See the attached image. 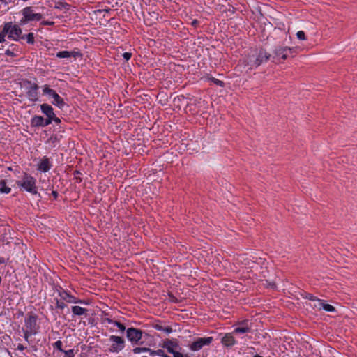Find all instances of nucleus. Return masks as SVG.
Instances as JSON below:
<instances>
[{
	"label": "nucleus",
	"mask_w": 357,
	"mask_h": 357,
	"mask_svg": "<svg viewBox=\"0 0 357 357\" xmlns=\"http://www.w3.org/2000/svg\"><path fill=\"white\" fill-rule=\"evenodd\" d=\"M19 186L23 187L26 191L36 194L37 190L36 188V180L33 177L28 175L27 174H24L22 179L21 181H18L17 182Z\"/></svg>",
	"instance_id": "f257e3e1"
},
{
	"label": "nucleus",
	"mask_w": 357,
	"mask_h": 357,
	"mask_svg": "<svg viewBox=\"0 0 357 357\" xmlns=\"http://www.w3.org/2000/svg\"><path fill=\"white\" fill-rule=\"evenodd\" d=\"M110 341L112 342V344L109 348V351L118 353L121 351L124 347V340L116 335H112L109 338Z\"/></svg>",
	"instance_id": "f03ea898"
},
{
	"label": "nucleus",
	"mask_w": 357,
	"mask_h": 357,
	"mask_svg": "<svg viewBox=\"0 0 357 357\" xmlns=\"http://www.w3.org/2000/svg\"><path fill=\"white\" fill-rule=\"evenodd\" d=\"M212 340V337H199L190 345V349L192 351H198L202 349L203 346L211 344Z\"/></svg>",
	"instance_id": "7ed1b4c3"
},
{
	"label": "nucleus",
	"mask_w": 357,
	"mask_h": 357,
	"mask_svg": "<svg viewBox=\"0 0 357 357\" xmlns=\"http://www.w3.org/2000/svg\"><path fill=\"white\" fill-rule=\"evenodd\" d=\"M26 330L29 334H36L37 332L36 317L33 315H30L25 321Z\"/></svg>",
	"instance_id": "20e7f679"
},
{
	"label": "nucleus",
	"mask_w": 357,
	"mask_h": 357,
	"mask_svg": "<svg viewBox=\"0 0 357 357\" xmlns=\"http://www.w3.org/2000/svg\"><path fill=\"white\" fill-rule=\"evenodd\" d=\"M142 331L134 328L127 330V337L132 342L137 343L142 338Z\"/></svg>",
	"instance_id": "39448f33"
},
{
	"label": "nucleus",
	"mask_w": 357,
	"mask_h": 357,
	"mask_svg": "<svg viewBox=\"0 0 357 357\" xmlns=\"http://www.w3.org/2000/svg\"><path fill=\"white\" fill-rule=\"evenodd\" d=\"M149 352V355L151 356H158L160 357H169L167 354H165L163 350L158 349L156 351H151L149 348L146 347H136L133 349V352L135 354H138L140 352Z\"/></svg>",
	"instance_id": "423d86ee"
},
{
	"label": "nucleus",
	"mask_w": 357,
	"mask_h": 357,
	"mask_svg": "<svg viewBox=\"0 0 357 357\" xmlns=\"http://www.w3.org/2000/svg\"><path fill=\"white\" fill-rule=\"evenodd\" d=\"M29 84L27 96L29 100L32 101H36L38 99V93L37 89L38 88V85L35 83H31L30 82H27Z\"/></svg>",
	"instance_id": "0eeeda50"
},
{
	"label": "nucleus",
	"mask_w": 357,
	"mask_h": 357,
	"mask_svg": "<svg viewBox=\"0 0 357 357\" xmlns=\"http://www.w3.org/2000/svg\"><path fill=\"white\" fill-rule=\"evenodd\" d=\"M287 51L291 52L292 48L287 46H278L274 50V54L275 56H281L282 59L286 60L287 59Z\"/></svg>",
	"instance_id": "6e6552de"
},
{
	"label": "nucleus",
	"mask_w": 357,
	"mask_h": 357,
	"mask_svg": "<svg viewBox=\"0 0 357 357\" xmlns=\"http://www.w3.org/2000/svg\"><path fill=\"white\" fill-rule=\"evenodd\" d=\"M22 33V29L17 25H12L8 33V38L13 40H17L20 34Z\"/></svg>",
	"instance_id": "1a4fd4ad"
},
{
	"label": "nucleus",
	"mask_w": 357,
	"mask_h": 357,
	"mask_svg": "<svg viewBox=\"0 0 357 357\" xmlns=\"http://www.w3.org/2000/svg\"><path fill=\"white\" fill-rule=\"evenodd\" d=\"M51 123L50 119H44L43 116H36L32 119L31 124L33 126H46Z\"/></svg>",
	"instance_id": "9d476101"
},
{
	"label": "nucleus",
	"mask_w": 357,
	"mask_h": 357,
	"mask_svg": "<svg viewBox=\"0 0 357 357\" xmlns=\"http://www.w3.org/2000/svg\"><path fill=\"white\" fill-rule=\"evenodd\" d=\"M22 14L24 16V20L22 21V22H26L28 21L34 20L35 13H33V10L31 7H26L22 10Z\"/></svg>",
	"instance_id": "9b49d317"
},
{
	"label": "nucleus",
	"mask_w": 357,
	"mask_h": 357,
	"mask_svg": "<svg viewBox=\"0 0 357 357\" xmlns=\"http://www.w3.org/2000/svg\"><path fill=\"white\" fill-rule=\"evenodd\" d=\"M40 108L42 112L47 116V119H50V122H52L54 115L53 108L47 104L41 105Z\"/></svg>",
	"instance_id": "f8f14e48"
},
{
	"label": "nucleus",
	"mask_w": 357,
	"mask_h": 357,
	"mask_svg": "<svg viewBox=\"0 0 357 357\" xmlns=\"http://www.w3.org/2000/svg\"><path fill=\"white\" fill-rule=\"evenodd\" d=\"M255 54L257 61L260 62V65L263 62L268 61L271 57V54L263 50H260L258 53L256 52Z\"/></svg>",
	"instance_id": "ddd939ff"
},
{
	"label": "nucleus",
	"mask_w": 357,
	"mask_h": 357,
	"mask_svg": "<svg viewBox=\"0 0 357 357\" xmlns=\"http://www.w3.org/2000/svg\"><path fill=\"white\" fill-rule=\"evenodd\" d=\"M59 294L63 300L66 301L68 303H77L78 302L82 303L81 301H78L75 297L70 295L68 293H67L65 291H59Z\"/></svg>",
	"instance_id": "4468645a"
},
{
	"label": "nucleus",
	"mask_w": 357,
	"mask_h": 357,
	"mask_svg": "<svg viewBox=\"0 0 357 357\" xmlns=\"http://www.w3.org/2000/svg\"><path fill=\"white\" fill-rule=\"evenodd\" d=\"M77 56H81V54L79 52H75V51H72V52L61 51V52H59L56 54V56L59 58H61V59L69 58V57H75V58Z\"/></svg>",
	"instance_id": "2eb2a0df"
},
{
	"label": "nucleus",
	"mask_w": 357,
	"mask_h": 357,
	"mask_svg": "<svg viewBox=\"0 0 357 357\" xmlns=\"http://www.w3.org/2000/svg\"><path fill=\"white\" fill-rule=\"evenodd\" d=\"M222 343L226 347H231L234 344V337L231 334H226L222 339Z\"/></svg>",
	"instance_id": "dca6fc26"
},
{
	"label": "nucleus",
	"mask_w": 357,
	"mask_h": 357,
	"mask_svg": "<svg viewBox=\"0 0 357 357\" xmlns=\"http://www.w3.org/2000/svg\"><path fill=\"white\" fill-rule=\"evenodd\" d=\"M50 167L51 165L49 159L45 157L39 164L38 169L44 172H46L50 169Z\"/></svg>",
	"instance_id": "f3484780"
},
{
	"label": "nucleus",
	"mask_w": 357,
	"mask_h": 357,
	"mask_svg": "<svg viewBox=\"0 0 357 357\" xmlns=\"http://www.w3.org/2000/svg\"><path fill=\"white\" fill-rule=\"evenodd\" d=\"M247 65L250 66V68L253 66L257 67L260 66V62H258L257 59L256 58V54L248 56L247 58Z\"/></svg>",
	"instance_id": "a211bd4d"
},
{
	"label": "nucleus",
	"mask_w": 357,
	"mask_h": 357,
	"mask_svg": "<svg viewBox=\"0 0 357 357\" xmlns=\"http://www.w3.org/2000/svg\"><path fill=\"white\" fill-rule=\"evenodd\" d=\"M11 23H6L2 31L0 33V43L5 41V37L8 34L9 29H10Z\"/></svg>",
	"instance_id": "6ab92c4d"
},
{
	"label": "nucleus",
	"mask_w": 357,
	"mask_h": 357,
	"mask_svg": "<svg viewBox=\"0 0 357 357\" xmlns=\"http://www.w3.org/2000/svg\"><path fill=\"white\" fill-rule=\"evenodd\" d=\"M54 98V104L56 105L59 107H62L64 105V101L62 98L59 96V95L55 93L52 96Z\"/></svg>",
	"instance_id": "aec40b11"
},
{
	"label": "nucleus",
	"mask_w": 357,
	"mask_h": 357,
	"mask_svg": "<svg viewBox=\"0 0 357 357\" xmlns=\"http://www.w3.org/2000/svg\"><path fill=\"white\" fill-rule=\"evenodd\" d=\"M86 309L80 306H73L72 307V312L75 315H82L86 313Z\"/></svg>",
	"instance_id": "412c9836"
},
{
	"label": "nucleus",
	"mask_w": 357,
	"mask_h": 357,
	"mask_svg": "<svg viewBox=\"0 0 357 357\" xmlns=\"http://www.w3.org/2000/svg\"><path fill=\"white\" fill-rule=\"evenodd\" d=\"M176 344H174L172 341L165 342L164 344V347H165L167 349V351L171 354H172L175 351L174 348L176 347Z\"/></svg>",
	"instance_id": "4be33fe9"
},
{
	"label": "nucleus",
	"mask_w": 357,
	"mask_h": 357,
	"mask_svg": "<svg viewBox=\"0 0 357 357\" xmlns=\"http://www.w3.org/2000/svg\"><path fill=\"white\" fill-rule=\"evenodd\" d=\"M10 188L7 187L6 183L3 181H0V192L1 193H9Z\"/></svg>",
	"instance_id": "5701e85b"
},
{
	"label": "nucleus",
	"mask_w": 357,
	"mask_h": 357,
	"mask_svg": "<svg viewBox=\"0 0 357 357\" xmlns=\"http://www.w3.org/2000/svg\"><path fill=\"white\" fill-rule=\"evenodd\" d=\"M250 331V328L248 326H243L236 327L234 332L236 333H244Z\"/></svg>",
	"instance_id": "b1692460"
},
{
	"label": "nucleus",
	"mask_w": 357,
	"mask_h": 357,
	"mask_svg": "<svg viewBox=\"0 0 357 357\" xmlns=\"http://www.w3.org/2000/svg\"><path fill=\"white\" fill-rule=\"evenodd\" d=\"M322 309L328 312H334L335 310V307L333 305L326 303H324V305H322Z\"/></svg>",
	"instance_id": "393cba45"
},
{
	"label": "nucleus",
	"mask_w": 357,
	"mask_h": 357,
	"mask_svg": "<svg viewBox=\"0 0 357 357\" xmlns=\"http://www.w3.org/2000/svg\"><path fill=\"white\" fill-rule=\"evenodd\" d=\"M108 322L109 323H114L116 326H117V327L121 331H124L125 329H126V327L124 326V325H123L121 323L119 322V321H112V320L110 319H108Z\"/></svg>",
	"instance_id": "a878e982"
},
{
	"label": "nucleus",
	"mask_w": 357,
	"mask_h": 357,
	"mask_svg": "<svg viewBox=\"0 0 357 357\" xmlns=\"http://www.w3.org/2000/svg\"><path fill=\"white\" fill-rule=\"evenodd\" d=\"M43 92L45 94H48L51 96H52L56 92L53 89L49 88L47 86H45L43 89Z\"/></svg>",
	"instance_id": "bb28decb"
},
{
	"label": "nucleus",
	"mask_w": 357,
	"mask_h": 357,
	"mask_svg": "<svg viewBox=\"0 0 357 357\" xmlns=\"http://www.w3.org/2000/svg\"><path fill=\"white\" fill-rule=\"evenodd\" d=\"M296 36H297L298 39H299L301 40H306L305 34L304 31H298L296 33Z\"/></svg>",
	"instance_id": "cd10ccee"
},
{
	"label": "nucleus",
	"mask_w": 357,
	"mask_h": 357,
	"mask_svg": "<svg viewBox=\"0 0 357 357\" xmlns=\"http://www.w3.org/2000/svg\"><path fill=\"white\" fill-rule=\"evenodd\" d=\"M315 303L314 305V307L316 308H318L319 310L322 309V305H324V303L323 302V301L321 300H319V299H317L315 301Z\"/></svg>",
	"instance_id": "c85d7f7f"
},
{
	"label": "nucleus",
	"mask_w": 357,
	"mask_h": 357,
	"mask_svg": "<svg viewBox=\"0 0 357 357\" xmlns=\"http://www.w3.org/2000/svg\"><path fill=\"white\" fill-rule=\"evenodd\" d=\"M27 42L30 44H33L34 43V36L32 33H29L26 35Z\"/></svg>",
	"instance_id": "c756f323"
},
{
	"label": "nucleus",
	"mask_w": 357,
	"mask_h": 357,
	"mask_svg": "<svg viewBox=\"0 0 357 357\" xmlns=\"http://www.w3.org/2000/svg\"><path fill=\"white\" fill-rule=\"evenodd\" d=\"M66 306V305L63 303V302H60L57 299H56V308H59V309H63Z\"/></svg>",
	"instance_id": "7c9ffc66"
},
{
	"label": "nucleus",
	"mask_w": 357,
	"mask_h": 357,
	"mask_svg": "<svg viewBox=\"0 0 357 357\" xmlns=\"http://www.w3.org/2000/svg\"><path fill=\"white\" fill-rule=\"evenodd\" d=\"M63 353H65V357H74L73 350L72 349L64 351Z\"/></svg>",
	"instance_id": "2f4dec72"
},
{
	"label": "nucleus",
	"mask_w": 357,
	"mask_h": 357,
	"mask_svg": "<svg viewBox=\"0 0 357 357\" xmlns=\"http://www.w3.org/2000/svg\"><path fill=\"white\" fill-rule=\"evenodd\" d=\"M215 84L220 86H224V83L221 80H219L218 79H215V78H212L211 79Z\"/></svg>",
	"instance_id": "473e14b6"
},
{
	"label": "nucleus",
	"mask_w": 357,
	"mask_h": 357,
	"mask_svg": "<svg viewBox=\"0 0 357 357\" xmlns=\"http://www.w3.org/2000/svg\"><path fill=\"white\" fill-rule=\"evenodd\" d=\"M54 345H55V347H56V348H57L60 351H62V352H63V351H64V350H63V349H61V346H62V342H61V341H60V340L56 341V342H55Z\"/></svg>",
	"instance_id": "72a5a7b5"
},
{
	"label": "nucleus",
	"mask_w": 357,
	"mask_h": 357,
	"mask_svg": "<svg viewBox=\"0 0 357 357\" xmlns=\"http://www.w3.org/2000/svg\"><path fill=\"white\" fill-rule=\"evenodd\" d=\"M123 57L126 60H129L131 57V53L130 52H125L123 54Z\"/></svg>",
	"instance_id": "f704fd0d"
},
{
	"label": "nucleus",
	"mask_w": 357,
	"mask_h": 357,
	"mask_svg": "<svg viewBox=\"0 0 357 357\" xmlns=\"http://www.w3.org/2000/svg\"><path fill=\"white\" fill-rule=\"evenodd\" d=\"M43 16L40 13H35L34 20L39 21L42 19Z\"/></svg>",
	"instance_id": "c9c22d12"
},
{
	"label": "nucleus",
	"mask_w": 357,
	"mask_h": 357,
	"mask_svg": "<svg viewBox=\"0 0 357 357\" xmlns=\"http://www.w3.org/2000/svg\"><path fill=\"white\" fill-rule=\"evenodd\" d=\"M172 354L174 355V357H183V354L178 351H174Z\"/></svg>",
	"instance_id": "e433bc0d"
},
{
	"label": "nucleus",
	"mask_w": 357,
	"mask_h": 357,
	"mask_svg": "<svg viewBox=\"0 0 357 357\" xmlns=\"http://www.w3.org/2000/svg\"><path fill=\"white\" fill-rule=\"evenodd\" d=\"M165 333H169L172 332V328L169 327V326H167V327H163V330Z\"/></svg>",
	"instance_id": "4c0bfd02"
},
{
	"label": "nucleus",
	"mask_w": 357,
	"mask_h": 357,
	"mask_svg": "<svg viewBox=\"0 0 357 357\" xmlns=\"http://www.w3.org/2000/svg\"><path fill=\"white\" fill-rule=\"evenodd\" d=\"M6 54L8 55V56H14L15 54L13 52H11L10 50H7L6 51Z\"/></svg>",
	"instance_id": "58836bf2"
},
{
	"label": "nucleus",
	"mask_w": 357,
	"mask_h": 357,
	"mask_svg": "<svg viewBox=\"0 0 357 357\" xmlns=\"http://www.w3.org/2000/svg\"><path fill=\"white\" fill-rule=\"evenodd\" d=\"M32 334H29V333L27 331V330L24 331V338L26 340H28L29 337Z\"/></svg>",
	"instance_id": "ea45409f"
},
{
	"label": "nucleus",
	"mask_w": 357,
	"mask_h": 357,
	"mask_svg": "<svg viewBox=\"0 0 357 357\" xmlns=\"http://www.w3.org/2000/svg\"><path fill=\"white\" fill-rule=\"evenodd\" d=\"M154 328L158 329V330H159V331L163 330V327L161 325L158 324H155L154 325Z\"/></svg>",
	"instance_id": "a19ab883"
},
{
	"label": "nucleus",
	"mask_w": 357,
	"mask_h": 357,
	"mask_svg": "<svg viewBox=\"0 0 357 357\" xmlns=\"http://www.w3.org/2000/svg\"><path fill=\"white\" fill-rule=\"evenodd\" d=\"M17 349L20 350V351H23L24 349H25V347H24L22 344H18L17 345Z\"/></svg>",
	"instance_id": "79ce46f5"
},
{
	"label": "nucleus",
	"mask_w": 357,
	"mask_h": 357,
	"mask_svg": "<svg viewBox=\"0 0 357 357\" xmlns=\"http://www.w3.org/2000/svg\"><path fill=\"white\" fill-rule=\"evenodd\" d=\"M52 121H55L56 123H59L61 122V120L55 116V114L54 115V117L52 118Z\"/></svg>",
	"instance_id": "37998d69"
},
{
	"label": "nucleus",
	"mask_w": 357,
	"mask_h": 357,
	"mask_svg": "<svg viewBox=\"0 0 357 357\" xmlns=\"http://www.w3.org/2000/svg\"><path fill=\"white\" fill-rule=\"evenodd\" d=\"M307 298L308 299H310V300L314 301L317 300V298H314L312 295H311V294H308V295L307 296Z\"/></svg>",
	"instance_id": "c03bdc74"
},
{
	"label": "nucleus",
	"mask_w": 357,
	"mask_h": 357,
	"mask_svg": "<svg viewBox=\"0 0 357 357\" xmlns=\"http://www.w3.org/2000/svg\"><path fill=\"white\" fill-rule=\"evenodd\" d=\"M42 24H44V25H52L54 24V22H53L45 21V22H43Z\"/></svg>",
	"instance_id": "a18cd8bd"
},
{
	"label": "nucleus",
	"mask_w": 357,
	"mask_h": 357,
	"mask_svg": "<svg viewBox=\"0 0 357 357\" xmlns=\"http://www.w3.org/2000/svg\"><path fill=\"white\" fill-rule=\"evenodd\" d=\"M198 24V21L197 20H194L192 21L191 22V24L193 26H196Z\"/></svg>",
	"instance_id": "49530a36"
},
{
	"label": "nucleus",
	"mask_w": 357,
	"mask_h": 357,
	"mask_svg": "<svg viewBox=\"0 0 357 357\" xmlns=\"http://www.w3.org/2000/svg\"><path fill=\"white\" fill-rule=\"evenodd\" d=\"M52 195H53V196L54 197V198H56V197H57L58 194H57V192H56V191H53V192H52Z\"/></svg>",
	"instance_id": "de8ad7c7"
},
{
	"label": "nucleus",
	"mask_w": 357,
	"mask_h": 357,
	"mask_svg": "<svg viewBox=\"0 0 357 357\" xmlns=\"http://www.w3.org/2000/svg\"><path fill=\"white\" fill-rule=\"evenodd\" d=\"M181 98H182L183 99H184V98H183V96H181ZM177 99H178V100H181V97H178V98H177Z\"/></svg>",
	"instance_id": "09e8293b"
},
{
	"label": "nucleus",
	"mask_w": 357,
	"mask_h": 357,
	"mask_svg": "<svg viewBox=\"0 0 357 357\" xmlns=\"http://www.w3.org/2000/svg\"><path fill=\"white\" fill-rule=\"evenodd\" d=\"M254 357H262V356H259V355H257H257H255Z\"/></svg>",
	"instance_id": "8fccbe9b"
}]
</instances>
